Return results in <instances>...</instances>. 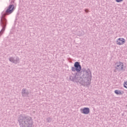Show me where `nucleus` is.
Wrapping results in <instances>:
<instances>
[{"instance_id":"9b49d317","label":"nucleus","mask_w":127,"mask_h":127,"mask_svg":"<svg viewBox=\"0 0 127 127\" xmlns=\"http://www.w3.org/2000/svg\"><path fill=\"white\" fill-rule=\"evenodd\" d=\"M21 94H22V97H23V98H25V97H27V96H28V94H29V93H28V90H27V89H23L22 90Z\"/></svg>"},{"instance_id":"ddd939ff","label":"nucleus","mask_w":127,"mask_h":127,"mask_svg":"<svg viewBox=\"0 0 127 127\" xmlns=\"http://www.w3.org/2000/svg\"><path fill=\"white\" fill-rule=\"evenodd\" d=\"M52 121V119H51V118L50 117L47 119V123H51Z\"/></svg>"},{"instance_id":"dca6fc26","label":"nucleus","mask_w":127,"mask_h":127,"mask_svg":"<svg viewBox=\"0 0 127 127\" xmlns=\"http://www.w3.org/2000/svg\"><path fill=\"white\" fill-rule=\"evenodd\" d=\"M85 12H89V10L87 9H86L85 10Z\"/></svg>"},{"instance_id":"6e6552de","label":"nucleus","mask_w":127,"mask_h":127,"mask_svg":"<svg viewBox=\"0 0 127 127\" xmlns=\"http://www.w3.org/2000/svg\"><path fill=\"white\" fill-rule=\"evenodd\" d=\"M126 43V40L123 38H119L117 40L116 44L117 45H123Z\"/></svg>"},{"instance_id":"f257e3e1","label":"nucleus","mask_w":127,"mask_h":127,"mask_svg":"<svg viewBox=\"0 0 127 127\" xmlns=\"http://www.w3.org/2000/svg\"><path fill=\"white\" fill-rule=\"evenodd\" d=\"M17 121L20 127H32L33 125L32 118L26 115L21 114L18 116Z\"/></svg>"},{"instance_id":"9d476101","label":"nucleus","mask_w":127,"mask_h":127,"mask_svg":"<svg viewBox=\"0 0 127 127\" xmlns=\"http://www.w3.org/2000/svg\"><path fill=\"white\" fill-rule=\"evenodd\" d=\"M9 61L10 62L14 63V64H17V63H19V58H18V57L16 58V59H14V58L11 57L9 59Z\"/></svg>"},{"instance_id":"7ed1b4c3","label":"nucleus","mask_w":127,"mask_h":127,"mask_svg":"<svg viewBox=\"0 0 127 127\" xmlns=\"http://www.w3.org/2000/svg\"><path fill=\"white\" fill-rule=\"evenodd\" d=\"M79 74L75 73L73 74L72 73V75H69V80L70 81H72V82H75L76 83H79L81 86H84V87H86L85 83L83 82L82 77H78Z\"/></svg>"},{"instance_id":"39448f33","label":"nucleus","mask_w":127,"mask_h":127,"mask_svg":"<svg viewBox=\"0 0 127 127\" xmlns=\"http://www.w3.org/2000/svg\"><path fill=\"white\" fill-rule=\"evenodd\" d=\"M7 23V21L6 20V19L3 17V14H2L0 19V25L2 26V28L0 31V37L3 34V32H4V31L5 30Z\"/></svg>"},{"instance_id":"f03ea898","label":"nucleus","mask_w":127,"mask_h":127,"mask_svg":"<svg viewBox=\"0 0 127 127\" xmlns=\"http://www.w3.org/2000/svg\"><path fill=\"white\" fill-rule=\"evenodd\" d=\"M79 75H81L82 81L85 84L86 87H89L91 85V81H92V72L90 69H85V68H81L80 73Z\"/></svg>"},{"instance_id":"4468645a","label":"nucleus","mask_w":127,"mask_h":127,"mask_svg":"<svg viewBox=\"0 0 127 127\" xmlns=\"http://www.w3.org/2000/svg\"><path fill=\"white\" fill-rule=\"evenodd\" d=\"M124 88H126V89H127V81H126L124 82Z\"/></svg>"},{"instance_id":"f8f14e48","label":"nucleus","mask_w":127,"mask_h":127,"mask_svg":"<svg viewBox=\"0 0 127 127\" xmlns=\"http://www.w3.org/2000/svg\"><path fill=\"white\" fill-rule=\"evenodd\" d=\"M114 93L116 94V95H123L124 94V92H121V90H116L114 91Z\"/></svg>"},{"instance_id":"1a4fd4ad","label":"nucleus","mask_w":127,"mask_h":127,"mask_svg":"<svg viewBox=\"0 0 127 127\" xmlns=\"http://www.w3.org/2000/svg\"><path fill=\"white\" fill-rule=\"evenodd\" d=\"M80 112L82 114H84V115H88V114H90V108L84 107L80 109Z\"/></svg>"},{"instance_id":"0eeeda50","label":"nucleus","mask_w":127,"mask_h":127,"mask_svg":"<svg viewBox=\"0 0 127 127\" xmlns=\"http://www.w3.org/2000/svg\"><path fill=\"white\" fill-rule=\"evenodd\" d=\"M14 9H15L14 5L13 4H9L8 8L5 10V13H6V14H11V13H12L13 11H14Z\"/></svg>"},{"instance_id":"2eb2a0df","label":"nucleus","mask_w":127,"mask_h":127,"mask_svg":"<svg viewBox=\"0 0 127 127\" xmlns=\"http://www.w3.org/2000/svg\"><path fill=\"white\" fill-rule=\"evenodd\" d=\"M124 0H116L117 2H122Z\"/></svg>"},{"instance_id":"423d86ee","label":"nucleus","mask_w":127,"mask_h":127,"mask_svg":"<svg viewBox=\"0 0 127 127\" xmlns=\"http://www.w3.org/2000/svg\"><path fill=\"white\" fill-rule=\"evenodd\" d=\"M115 66L116 70H119V71H123V72H125V71H126V69L124 68V63L122 62H117L115 64Z\"/></svg>"},{"instance_id":"20e7f679","label":"nucleus","mask_w":127,"mask_h":127,"mask_svg":"<svg viewBox=\"0 0 127 127\" xmlns=\"http://www.w3.org/2000/svg\"><path fill=\"white\" fill-rule=\"evenodd\" d=\"M82 70V66L79 62L74 63L73 66L71 67V71L72 72H76L75 73L79 75L81 74V70Z\"/></svg>"}]
</instances>
